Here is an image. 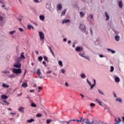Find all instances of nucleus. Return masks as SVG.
Listing matches in <instances>:
<instances>
[{"mask_svg":"<svg viewBox=\"0 0 124 124\" xmlns=\"http://www.w3.org/2000/svg\"><path fill=\"white\" fill-rule=\"evenodd\" d=\"M80 96H81L82 98H83L84 95H83V94H80Z\"/></svg>","mask_w":124,"mask_h":124,"instance_id":"59","label":"nucleus"},{"mask_svg":"<svg viewBox=\"0 0 124 124\" xmlns=\"http://www.w3.org/2000/svg\"><path fill=\"white\" fill-rule=\"evenodd\" d=\"M107 50H108V51H110L111 53H112V54H115V53H116V51H115L114 50H113L110 48H108Z\"/></svg>","mask_w":124,"mask_h":124,"instance_id":"24","label":"nucleus"},{"mask_svg":"<svg viewBox=\"0 0 124 124\" xmlns=\"http://www.w3.org/2000/svg\"><path fill=\"white\" fill-rule=\"evenodd\" d=\"M65 12H66V10H64L62 11L61 14V16H64V15H65Z\"/></svg>","mask_w":124,"mask_h":124,"instance_id":"25","label":"nucleus"},{"mask_svg":"<svg viewBox=\"0 0 124 124\" xmlns=\"http://www.w3.org/2000/svg\"><path fill=\"white\" fill-rule=\"evenodd\" d=\"M13 72L15 74H21L22 73V70L21 69L14 68L13 70Z\"/></svg>","mask_w":124,"mask_h":124,"instance_id":"1","label":"nucleus"},{"mask_svg":"<svg viewBox=\"0 0 124 124\" xmlns=\"http://www.w3.org/2000/svg\"><path fill=\"white\" fill-rule=\"evenodd\" d=\"M28 123H32V122H34V119H31L30 120H27Z\"/></svg>","mask_w":124,"mask_h":124,"instance_id":"27","label":"nucleus"},{"mask_svg":"<svg viewBox=\"0 0 124 124\" xmlns=\"http://www.w3.org/2000/svg\"><path fill=\"white\" fill-rule=\"evenodd\" d=\"M4 103H6V104H7V105H9V103L8 102H7V101L6 100H4L3 101Z\"/></svg>","mask_w":124,"mask_h":124,"instance_id":"39","label":"nucleus"},{"mask_svg":"<svg viewBox=\"0 0 124 124\" xmlns=\"http://www.w3.org/2000/svg\"><path fill=\"white\" fill-rule=\"evenodd\" d=\"M46 73L47 74H51V73H52V71L49 70V71H46Z\"/></svg>","mask_w":124,"mask_h":124,"instance_id":"41","label":"nucleus"},{"mask_svg":"<svg viewBox=\"0 0 124 124\" xmlns=\"http://www.w3.org/2000/svg\"><path fill=\"white\" fill-rule=\"evenodd\" d=\"M3 20V17H2L1 16H0V22H1Z\"/></svg>","mask_w":124,"mask_h":124,"instance_id":"49","label":"nucleus"},{"mask_svg":"<svg viewBox=\"0 0 124 124\" xmlns=\"http://www.w3.org/2000/svg\"><path fill=\"white\" fill-rule=\"evenodd\" d=\"M14 67H16V68H18L20 69L21 68V64L20 62H18L16 63L14 65Z\"/></svg>","mask_w":124,"mask_h":124,"instance_id":"3","label":"nucleus"},{"mask_svg":"<svg viewBox=\"0 0 124 124\" xmlns=\"http://www.w3.org/2000/svg\"><path fill=\"white\" fill-rule=\"evenodd\" d=\"M119 6L120 8H123V2L122 1H119Z\"/></svg>","mask_w":124,"mask_h":124,"instance_id":"21","label":"nucleus"},{"mask_svg":"<svg viewBox=\"0 0 124 124\" xmlns=\"http://www.w3.org/2000/svg\"><path fill=\"white\" fill-rule=\"evenodd\" d=\"M99 124H107V123H104L103 122H101Z\"/></svg>","mask_w":124,"mask_h":124,"instance_id":"64","label":"nucleus"},{"mask_svg":"<svg viewBox=\"0 0 124 124\" xmlns=\"http://www.w3.org/2000/svg\"><path fill=\"white\" fill-rule=\"evenodd\" d=\"M35 53L36 54V55H38V54H39L38 51H35Z\"/></svg>","mask_w":124,"mask_h":124,"instance_id":"63","label":"nucleus"},{"mask_svg":"<svg viewBox=\"0 0 124 124\" xmlns=\"http://www.w3.org/2000/svg\"><path fill=\"white\" fill-rule=\"evenodd\" d=\"M39 34L40 36V39L43 40L44 39V33H43V32H39Z\"/></svg>","mask_w":124,"mask_h":124,"instance_id":"4","label":"nucleus"},{"mask_svg":"<svg viewBox=\"0 0 124 124\" xmlns=\"http://www.w3.org/2000/svg\"><path fill=\"white\" fill-rule=\"evenodd\" d=\"M84 15H85V13L81 12L80 13V16L82 18V17H84Z\"/></svg>","mask_w":124,"mask_h":124,"instance_id":"26","label":"nucleus"},{"mask_svg":"<svg viewBox=\"0 0 124 124\" xmlns=\"http://www.w3.org/2000/svg\"><path fill=\"white\" fill-rule=\"evenodd\" d=\"M84 58H85V59H86V60H88L89 61H90V58H89L86 56H84Z\"/></svg>","mask_w":124,"mask_h":124,"instance_id":"55","label":"nucleus"},{"mask_svg":"<svg viewBox=\"0 0 124 124\" xmlns=\"http://www.w3.org/2000/svg\"><path fill=\"white\" fill-rule=\"evenodd\" d=\"M116 101H119V102H120V103H122V99L120 98H116Z\"/></svg>","mask_w":124,"mask_h":124,"instance_id":"32","label":"nucleus"},{"mask_svg":"<svg viewBox=\"0 0 124 124\" xmlns=\"http://www.w3.org/2000/svg\"><path fill=\"white\" fill-rule=\"evenodd\" d=\"M84 123L86 124H93V120H92V121L91 122H89V119L87 118L86 121H84Z\"/></svg>","mask_w":124,"mask_h":124,"instance_id":"5","label":"nucleus"},{"mask_svg":"<svg viewBox=\"0 0 124 124\" xmlns=\"http://www.w3.org/2000/svg\"><path fill=\"white\" fill-rule=\"evenodd\" d=\"M79 28L82 31H83V32H85V31H86V26H85V25L80 24Z\"/></svg>","mask_w":124,"mask_h":124,"instance_id":"2","label":"nucleus"},{"mask_svg":"<svg viewBox=\"0 0 124 124\" xmlns=\"http://www.w3.org/2000/svg\"><path fill=\"white\" fill-rule=\"evenodd\" d=\"M21 87H22V88H27V87H28V84H27V83H23Z\"/></svg>","mask_w":124,"mask_h":124,"instance_id":"14","label":"nucleus"},{"mask_svg":"<svg viewBox=\"0 0 124 124\" xmlns=\"http://www.w3.org/2000/svg\"><path fill=\"white\" fill-rule=\"evenodd\" d=\"M22 94H23V93H20V94H18L17 96H21V95H22Z\"/></svg>","mask_w":124,"mask_h":124,"instance_id":"62","label":"nucleus"},{"mask_svg":"<svg viewBox=\"0 0 124 124\" xmlns=\"http://www.w3.org/2000/svg\"><path fill=\"white\" fill-rule=\"evenodd\" d=\"M96 83V81H95V79H93V84L90 85L91 86V90H93V87L95 86V84Z\"/></svg>","mask_w":124,"mask_h":124,"instance_id":"7","label":"nucleus"},{"mask_svg":"<svg viewBox=\"0 0 124 124\" xmlns=\"http://www.w3.org/2000/svg\"><path fill=\"white\" fill-rule=\"evenodd\" d=\"M0 3H1L2 4H4V0H0Z\"/></svg>","mask_w":124,"mask_h":124,"instance_id":"43","label":"nucleus"},{"mask_svg":"<svg viewBox=\"0 0 124 124\" xmlns=\"http://www.w3.org/2000/svg\"><path fill=\"white\" fill-rule=\"evenodd\" d=\"M35 2H39V1H41V0H34Z\"/></svg>","mask_w":124,"mask_h":124,"instance_id":"51","label":"nucleus"},{"mask_svg":"<svg viewBox=\"0 0 124 124\" xmlns=\"http://www.w3.org/2000/svg\"><path fill=\"white\" fill-rule=\"evenodd\" d=\"M38 89H39V90H42V87L39 86V87H38Z\"/></svg>","mask_w":124,"mask_h":124,"instance_id":"60","label":"nucleus"},{"mask_svg":"<svg viewBox=\"0 0 124 124\" xmlns=\"http://www.w3.org/2000/svg\"><path fill=\"white\" fill-rule=\"evenodd\" d=\"M30 93H33V92H34V90H30Z\"/></svg>","mask_w":124,"mask_h":124,"instance_id":"58","label":"nucleus"},{"mask_svg":"<svg viewBox=\"0 0 124 124\" xmlns=\"http://www.w3.org/2000/svg\"><path fill=\"white\" fill-rule=\"evenodd\" d=\"M80 76H81V78H82V79H85V78H86V77L85 74H81Z\"/></svg>","mask_w":124,"mask_h":124,"instance_id":"28","label":"nucleus"},{"mask_svg":"<svg viewBox=\"0 0 124 124\" xmlns=\"http://www.w3.org/2000/svg\"><path fill=\"white\" fill-rule=\"evenodd\" d=\"M115 38L116 41H119V40H120V36H119V35H116V36L115 37Z\"/></svg>","mask_w":124,"mask_h":124,"instance_id":"23","label":"nucleus"},{"mask_svg":"<svg viewBox=\"0 0 124 124\" xmlns=\"http://www.w3.org/2000/svg\"><path fill=\"white\" fill-rule=\"evenodd\" d=\"M40 19L41 20V21H44L45 19V17H44V16L43 15H41L39 16Z\"/></svg>","mask_w":124,"mask_h":124,"instance_id":"16","label":"nucleus"},{"mask_svg":"<svg viewBox=\"0 0 124 124\" xmlns=\"http://www.w3.org/2000/svg\"><path fill=\"white\" fill-rule=\"evenodd\" d=\"M15 32H16V31H11L9 32V34H14V33H15Z\"/></svg>","mask_w":124,"mask_h":124,"instance_id":"31","label":"nucleus"},{"mask_svg":"<svg viewBox=\"0 0 124 124\" xmlns=\"http://www.w3.org/2000/svg\"><path fill=\"white\" fill-rule=\"evenodd\" d=\"M87 82L88 83L89 85L90 86H92V83H91V82H90V81H89V79H87Z\"/></svg>","mask_w":124,"mask_h":124,"instance_id":"44","label":"nucleus"},{"mask_svg":"<svg viewBox=\"0 0 124 124\" xmlns=\"http://www.w3.org/2000/svg\"><path fill=\"white\" fill-rule=\"evenodd\" d=\"M57 8L59 10H61L62 8V6L61 5V4H58L57 5Z\"/></svg>","mask_w":124,"mask_h":124,"instance_id":"15","label":"nucleus"},{"mask_svg":"<svg viewBox=\"0 0 124 124\" xmlns=\"http://www.w3.org/2000/svg\"><path fill=\"white\" fill-rule=\"evenodd\" d=\"M28 28L30 30H31V25H28Z\"/></svg>","mask_w":124,"mask_h":124,"instance_id":"48","label":"nucleus"},{"mask_svg":"<svg viewBox=\"0 0 124 124\" xmlns=\"http://www.w3.org/2000/svg\"><path fill=\"white\" fill-rule=\"evenodd\" d=\"M98 91L99 93H100L101 94H102L103 95H104V93H103L101 91H100V89H98Z\"/></svg>","mask_w":124,"mask_h":124,"instance_id":"40","label":"nucleus"},{"mask_svg":"<svg viewBox=\"0 0 124 124\" xmlns=\"http://www.w3.org/2000/svg\"><path fill=\"white\" fill-rule=\"evenodd\" d=\"M115 82H116L117 83L120 82V78L116 77L115 78Z\"/></svg>","mask_w":124,"mask_h":124,"instance_id":"20","label":"nucleus"},{"mask_svg":"<svg viewBox=\"0 0 124 124\" xmlns=\"http://www.w3.org/2000/svg\"><path fill=\"white\" fill-rule=\"evenodd\" d=\"M58 63L60 66H62V62L60 61H59Z\"/></svg>","mask_w":124,"mask_h":124,"instance_id":"34","label":"nucleus"},{"mask_svg":"<svg viewBox=\"0 0 124 124\" xmlns=\"http://www.w3.org/2000/svg\"><path fill=\"white\" fill-rule=\"evenodd\" d=\"M105 16L106 17V20L108 21V20H109V19H110V17L108 15V14L107 13V12H105Z\"/></svg>","mask_w":124,"mask_h":124,"instance_id":"9","label":"nucleus"},{"mask_svg":"<svg viewBox=\"0 0 124 124\" xmlns=\"http://www.w3.org/2000/svg\"><path fill=\"white\" fill-rule=\"evenodd\" d=\"M90 31H91V34H93V29H91Z\"/></svg>","mask_w":124,"mask_h":124,"instance_id":"56","label":"nucleus"},{"mask_svg":"<svg viewBox=\"0 0 124 124\" xmlns=\"http://www.w3.org/2000/svg\"><path fill=\"white\" fill-rule=\"evenodd\" d=\"M36 74H37L38 76H40V75H41V71H40V69H37Z\"/></svg>","mask_w":124,"mask_h":124,"instance_id":"10","label":"nucleus"},{"mask_svg":"<svg viewBox=\"0 0 124 124\" xmlns=\"http://www.w3.org/2000/svg\"><path fill=\"white\" fill-rule=\"evenodd\" d=\"M99 57H100V58H104V56L102 55L101 54L99 55Z\"/></svg>","mask_w":124,"mask_h":124,"instance_id":"54","label":"nucleus"},{"mask_svg":"<svg viewBox=\"0 0 124 124\" xmlns=\"http://www.w3.org/2000/svg\"><path fill=\"white\" fill-rule=\"evenodd\" d=\"M31 106L32 107H36V104H35V103H31Z\"/></svg>","mask_w":124,"mask_h":124,"instance_id":"35","label":"nucleus"},{"mask_svg":"<svg viewBox=\"0 0 124 124\" xmlns=\"http://www.w3.org/2000/svg\"><path fill=\"white\" fill-rule=\"evenodd\" d=\"M20 58L22 60H25V56H24V52H22V53L21 54Z\"/></svg>","mask_w":124,"mask_h":124,"instance_id":"19","label":"nucleus"},{"mask_svg":"<svg viewBox=\"0 0 124 124\" xmlns=\"http://www.w3.org/2000/svg\"><path fill=\"white\" fill-rule=\"evenodd\" d=\"M18 111H19V112H21V113H24L25 112L24 111V107H21L18 109Z\"/></svg>","mask_w":124,"mask_h":124,"instance_id":"11","label":"nucleus"},{"mask_svg":"<svg viewBox=\"0 0 124 124\" xmlns=\"http://www.w3.org/2000/svg\"><path fill=\"white\" fill-rule=\"evenodd\" d=\"M95 104H93V103H91L90 104V106H91V107H93V106H95Z\"/></svg>","mask_w":124,"mask_h":124,"instance_id":"46","label":"nucleus"},{"mask_svg":"<svg viewBox=\"0 0 124 124\" xmlns=\"http://www.w3.org/2000/svg\"><path fill=\"white\" fill-rule=\"evenodd\" d=\"M69 22H70V20L69 19H65V20H63L62 23L64 24V23H69Z\"/></svg>","mask_w":124,"mask_h":124,"instance_id":"18","label":"nucleus"},{"mask_svg":"<svg viewBox=\"0 0 124 124\" xmlns=\"http://www.w3.org/2000/svg\"><path fill=\"white\" fill-rule=\"evenodd\" d=\"M44 59L45 61H46V62H48V58H47V57L44 56Z\"/></svg>","mask_w":124,"mask_h":124,"instance_id":"42","label":"nucleus"},{"mask_svg":"<svg viewBox=\"0 0 124 124\" xmlns=\"http://www.w3.org/2000/svg\"><path fill=\"white\" fill-rule=\"evenodd\" d=\"M50 122H52V120L51 119H49V120H46V124H50Z\"/></svg>","mask_w":124,"mask_h":124,"instance_id":"38","label":"nucleus"},{"mask_svg":"<svg viewBox=\"0 0 124 124\" xmlns=\"http://www.w3.org/2000/svg\"><path fill=\"white\" fill-rule=\"evenodd\" d=\"M84 121H86V119H82V118H80V120H79V122L80 123H82V122H84Z\"/></svg>","mask_w":124,"mask_h":124,"instance_id":"45","label":"nucleus"},{"mask_svg":"<svg viewBox=\"0 0 124 124\" xmlns=\"http://www.w3.org/2000/svg\"><path fill=\"white\" fill-rule=\"evenodd\" d=\"M110 72H113V71H114V67H113L112 66L110 67Z\"/></svg>","mask_w":124,"mask_h":124,"instance_id":"36","label":"nucleus"},{"mask_svg":"<svg viewBox=\"0 0 124 124\" xmlns=\"http://www.w3.org/2000/svg\"><path fill=\"white\" fill-rule=\"evenodd\" d=\"M93 15H90L88 17V19H93Z\"/></svg>","mask_w":124,"mask_h":124,"instance_id":"37","label":"nucleus"},{"mask_svg":"<svg viewBox=\"0 0 124 124\" xmlns=\"http://www.w3.org/2000/svg\"><path fill=\"white\" fill-rule=\"evenodd\" d=\"M19 31H24V29H23V28H19Z\"/></svg>","mask_w":124,"mask_h":124,"instance_id":"50","label":"nucleus"},{"mask_svg":"<svg viewBox=\"0 0 124 124\" xmlns=\"http://www.w3.org/2000/svg\"><path fill=\"white\" fill-rule=\"evenodd\" d=\"M76 51H77V52H79L80 51H83V47L80 46L77 47L76 48Z\"/></svg>","mask_w":124,"mask_h":124,"instance_id":"6","label":"nucleus"},{"mask_svg":"<svg viewBox=\"0 0 124 124\" xmlns=\"http://www.w3.org/2000/svg\"><path fill=\"white\" fill-rule=\"evenodd\" d=\"M2 87H3V88H9V85L8 84L3 83L2 85Z\"/></svg>","mask_w":124,"mask_h":124,"instance_id":"12","label":"nucleus"},{"mask_svg":"<svg viewBox=\"0 0 124 124\" xmlns=\"http://www.w3.org/2000/svg\"><path fill=\"white\" fill-rule=\"evenodd\" d=\"M9 78H15L16 76L14 74H11L8 76Z\"/></svg>","mask_w":124,"mask_h":124,"instance_id":"17","label":"nucleus"},{"mask_svg":"<svg viewBox=\"0 0 124 124\" xmlns=\"http://www.w3.org/2000/svg\"><path fill=\"white\" fill-rule=\"evenodd\" d=\"M62 73H64V72H65V71L64 70V69H62Z\"/></svg>","mask_w":124,"mask_h":124,"instance_id":"57","label":"nucleus"},{"mask_svg":"<svg viewBox=\"0 0 124 124\" xmlns=\"http://www.w3.org/2000/svg\"><path fill=\"white\" fill-rule=\"evenodd\" d=\"M43 64L45 65V66H47V65L46 64V62L45 61L43 62Z\"/></svg>","mask_w":124,"mask_h":124,"instance_id":"47","label":"nucleus"},{"mask_svg":"<svg viewBox=\"0 0 124 124\" xmlns=\"http://www.w3.org/2000/svg\"><path fill=\"white\" fill-rule=\"evenodd\" d=\"M95 101L99 103V105H100V106H102V104L100 100H98V99H96Z\"/></svg>","mask_w":124,"mask_h":124,"instance_id":"22","label":"nucleus"},{"mask_svg":"<svg viewBox=\"0 0 124 124\" xmlns=\"http://www.w3.org/2000/svg\"><path fill=\"white\" fill-rule=\"evenodd\" d=\"M42 60H43V58L42 57V56H40L38 57L39 62H42Z\"/></svg>","mask_w":124,"mask_h":124,"instance_id":"29","label":"nucleus"},{"mask_svg":"<svg viewBox=\"0 0 124 124\" xmlns=\"http://www.w3.org/2000/svg\"><path fill=\"white\" fill-rule=\"evenodd\" d=\"M42 115L40 113H38L36 115V117H37V118H40V117H42Z\"/></svg>","mask_w":124,"mask_h":124,"instance_id":"30","label":"nucleus"},{"mask_svg":"<svg viewBox=\"0 0 124 124\" xmlns=\"http://www.w3.org/2000/svg\"><path fill=\"white\" fill-rule=\"evenodd\" d=\"M1 98H2V99H7V98H8V97L5 95H2L1 96Z\"/></svg>","mask_w":124,"mask_h":124,"instance_id":"13","label":"nucleus"},{"mask_svg":"<svg viewBox=\"0 0 124 124\" xmlns=\"http://www.w3.org/2000/svg\"><path fill=\"white\" fill-rule=\"evenodd\" d=\"M79 55L81 57H83V58H84V57H85V56H84V54H83L79 53Z\"/></svg>","mask_w":124,"mask_h":124,"instance_id":"52","label":"nucleus"},{"mask_svg":"<svg viewBox=\"0 0 124 124\" xmlns=\"http://www.w3.org/2000/svg\"><path fill=\"white\" fill-rule=\"evenodd\" d=\"M9 71H2V73H4V74H7V73H9Z\"/></svg>","mask_w":124,"mask_h":124,"instance_id":"33","label":"nucleus"},{"mask_svg":"<svg viewBox=\"0 0 124 124\" xmlns=\"http://www.w3.org/2000/svg\"><path fill=\"white\" fill-rule=\"evenodd\" d=\"M63 40L64 42H66L67 39H66V38H64Z\"/></svg>","mask_w":124,"mask_h":124,"instance_id":"61","label":"nucleus"},{"mask_svg":"<svg viewBox=\"0 0 124 124\" xmlns=\"http://www.w3.org/2000/svg\"><path fill=\"white\" fill-rule=\"evenodd\" d=\"M48 48L50 50L51 54H52V55L55 57V53H54V51H53V49H52V47H51V46H48Z\"/></svg>","mask_w":124,"mask_h":124,"instance_id":"8","label":"nucleus"},{"mask_svg":"<svg viewBox=\"0 0 124 124\" xmlns=\"http://www.w3.org/2000/svg\"><path fill=\"white\" fill-rule=\"evenodd\" d=\"M71 121H72V120H70L69 121L66 122V124H69V123H70V122H71Z\"/></svg>","mask_w":124,"mask_h":124,"instance_id":"53","label":"nucleus"}]
</instances>
